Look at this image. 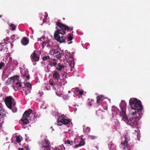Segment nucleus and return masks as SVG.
<instances>
[{
	"label": "nucleus",
	"mask_w": 150,
	"mask_h": 150,
	"mask_svg": "<svg viewBox=\"0 0 150 150\" xmlns=\"http://www.w3.org/2000/svg\"><path fill=\"white\" fill-rule=\"evenodd\" d=\"M24 85L26 88H29V90H31L32 86L29 83H25Z\"/></svg>",
	"instance_id": "nucleus-17"
},
{
	"label": "nucleus",
	"mask_w": 150,
	"mask_h": 150,
	"mask_svg": "<svg viewBox=\"0 0 150 150\" xmlns=\"http://www.w3.org/2000/svg\"><path fill=\"white\" fill-rule=\"evenodd\" d=\"M61 51L59 49H57L54 50V55L58 58H60L61 57Z\"/></svg>",
	"instance_id": "nucleus-12"
},
{
	"label": "nucleus",
	"mask_w": 150,
	"mask_h": 150,
	"mask_svg": "<svg viewBox=\"0 0 150 150\" xmlns=\"http://www.w3.org/2000/svg\"><path fill=\"white\" fill-rule=\"evenodd\" d=\"M112 111L115 110L116 111H117V110H118V109L116 107L114 106H112Z\"/></svg>",
	"instance_id": "nucleus-36"
},
{
	"label": "nucleus",
	"mask_w": 150,
	"mask_h": 150,
	"mask_svg": "<svg viewBox=\"0 0 150 150\" xmlns=\"http://www.w3.org/2000/svg\"><path fill=\"white\" fill-rule=\"evenodd\" d=\"M16 141L18 143H19L21 142V140L19 136L16 137Z\"/></svg>",
	"instance_id": "nucleus-29"
},
{
	"label": "nucleus",
	"mask_w": 150,
	"mask_h": 150,
	"mask_svg": "<svg viewBox=\"0 0 150 150\" xmlns=\"http://www.w3.org/2000/svg\"><path fill=\"white\" fill-rule=\"evenodd\" d=\"M1 16H1V15H0V18L1 17Z\"/></svg>",
	"instance_id": "nucleus-54"
},
{
	"label": "nucleus",
	"mask_w": 150,
	"mask_h": 150,
	"mask_svg": "<svg viewBox=\"0 0 150 150\" xmlns=\"http://www.w3.org/2000/svg\"><path fill=\"white\" fill-rule=\"evenodd\" d=\"M5 64L2 62H1L0 64V69H1L3 67H4Z\"/></svg>",
	"instance_id": "nucleus-35"
},
{
	"label": "nucleus",
	"mask_w": 150,
	"mask_h": 150,
	"mask_svg": "<svg viewBox=\"0 0 150 150\" xmlns=\"http://www.w3.org/2000/svg\"><path fill=\"white\" fill-rule=\"evenodd\" d=\"M66 118L64 115L59 116L57 120V125H61L62 124L66 125L69 123L71 120Z\"/></svg>",
	"instance_id": "nucleus-7"
},
{
	"label": "nucleus",
	"mask_w": 150,
	"mask_h": 150,
	"mask_svg": "<svg viewBox=\"0 0 150 150\" xmlns=\"http://www.w3.org/2000/svg\"><path fill=\"white\" fill-rule=\"evenodd\" d=\"M80 95H81L83 94V91H80L79 92Z\"/></svg>",
	"instance_id": "nucleus-45"
},
{
	"label": "nucleus",
	"mask_w": 150,
	"mask_h": 150,
	"mask_svg": "<svg viewBox=\"0 0 150 150\" xmlns=\"http://www.w3.org/2000/svg\"><path fill=\"white\" fill-rule=\"evenodd\" d=\"M2 50L1 49V51H2Z\"/></svg>",
	"instance_id": "nucleus-56"
},
{
	"label": "nucleus",
	"mask_w": 150,
	"mask_h": 150,
	"mask_svg": "<svg viewBox=\"0 0 150 150\" xmlns=\"http://www.w3.org/2000/svg\"><path fill=\"white\" fill-rule=\"evenodd\" d=\"M91 101L92 102H93L94 101V100L93 99H91Z\"/></svg>",
	"instance_id": "nucleus-50"
},
{
	"label": "nucleus",
	"mask_w": 150,
	"mask_h": 150,
	"mask_svg": "<svg viewBox=\"0 0 150 150\" xmlns=\"http://www.w3.org/2000/svg\"><path fill=\"white\" fill-rule=\"evenodd\" d=\"M88 138L89 139L93 140L97 138V137L94 135H89L88 137Z\"/></svg>",
	"instance_id": "nucleus-24"
},
{
	"label": "nucleus",
	"mask_w": 150,
	"mask_h": 150,
	"mask_svg": "<svg viewBox=\"0 0 150 150\" xmlns=\"http://www.w3.org/2000/svg\"><path fill=\"white\" fill-rule=\"evenodd\" d=\"M140 137V135L139 134H138L137 135V139L139 141L140 140V139H139Z\"/></svg>",
	"instance_id": "nucleus-41"
},
{
	"label": "nucleus",
	"mask_w": 150,
	"mask_h": 150,
	"mask_svg": "<svg viewBox=\"0 0 150 150\" xmlns=\"http://www.w3.org/2000/svg\"><path fill=\"white\" fill-rule=\"evenodd\" d=\"M24 148L26 150H28L29 149H30L29 148V147L28 146H24Z\"/></svg>",
	"instance_id": "nucleus-40"
},
{
	"label": "nucleus",
	"mask_w": 150,
	"mask_h": 150,
	"mask_svg": "<svg viewBox=\"0 0 150 150\" xmlns=\"http://www.w3.org/2000/svg\"><path fill=\"white\" fill-rule=\"evenodd\" d=\"M3 109L1 107H0V121H1L3 117Z\"/></svg>",
	"instance_id": "nucleus-20"
},
{
	"label": "nucleus",
	"mask_w": 150,
	"mask_h": 150,
	"mask_svg": "<svg viewBox=\"0 0 150 150\" xmlns=\"http://www.w3.org/2000/svg\"><path fill=\"white\" fill-rule=\"evenodd\" d=\"M53 77L56 80L58 81L59 79L61 80V79L60 78V75L59 73L57 71H54L53 74Z\"/></svg>",
	"instance_id": "nucleus-13"
},
{
	"label": "nucleus",
	"mask_w": 150,
	"mask_h": 150,
	"mask_svg": "<svg viewBox=\"0 0 150 150\" xmlns=\"http://www.w3.org/2000/svg\"><path fill=\"white\" fill-rule=\"evenodd\" d=\"M8 25L10 27V29L12 31L15 30L16 29V26L14 25V24H12L11 23H8Z\"/></svg>",
	"instance_id": "nucleus-16"
},
{
	"label": "nucleus",
	"mask_w": 150,
	"mask_h": 150,
	"mask_svg": "<svg viewBox=\"0 0 150 150\" xmlns=\"http://www.w3.org/2000/svg\"><path fill=\"white\" fill-rule=\"evenodd\" d=\"M52 67V66H51V64L50 63L47 64V69L48 72H49L50 71V69Z\"/></svg>",
	"instance_id": "nucleus-26"
},
{
	"label": "nucleus",
	"mask_w": 150,
	"mask_h": 150,
	"mask_svg": "<svg viewBox=\"0 0 150 150\" xmlns=\"http://www.w3.org/2000/svg\"><path fill=\"white\" fill-rule=\"evenodd\" d=\"M37 114L36 115V114H35L34 116V117H33V119H35L37 117Z\"/></svg>",
	"instance_id": "nucleus-44"
},
{
	"label": "nucleus",
	"mask_w": 150,
	"mask_h": 150,
	"mask_svg": "<svg viewBox=\"0 0 150 150\" xmlns=\"http://www.w3.org/2000/svg\"><path fill=\"white\" fill-rule=\"evenodd\" d=\"M6 44H7V42H6L5 43L4 42L1 43H0V45H1L2 46H4Z\"/></svg>",
	"instance_id": "nucleus-38"
},
{
	"label": "nucleus",
	"mask_w": 150,
	"mask_h": 150,
	"mask_svg": "<svg viewBox=\"0 0 150 150\" xmlns=\"http://www.w3.org/2000/svg\"><path fill=\"white\" fill-rule=\"evenodd\" d=\"M8 38H7H7H6V40H8Z\"/></svg>",
	"instance_id": "nucleus-51"
},
{
	"label": "nucleus",
	"mask_w": 150,
	"mask_h": 150,
	"mask_svg": "<svg viewBox=\"0 0 150 150\" xmlns=\"http://www.w3.org/2000/svg\"><path fill=\"white\" fill-rule=\"evenodd\" d=\"M53 60L54 61H55V59H53Z\"/></svg>",
	"instance_id": "nucleus-53"
},
{
	"label": "nucleus",
	"mask_w": 150,
	"mask_h": 150,
	"mask_svg": "<svg viewBox=\"0 0 150 150\" xmlns=\"http://www.w3.org/2000/svg\"><path fill=\"white\" fill-rule=\"evenodd\" d=\"M56 25L61 29H58L55 31L54 34V37L55 39L60 43L64 42L67 39L66 37L63 36L66 34L65 31H71L73 29L72 27H69L65 24L60 22H56Z\"/></svg>",
	"instance_id": "nucleus-2"
},
{
	"label": "nucleus",
	"mask_w": 150,
	"mask_h": 150,
	"mask_svg": "<svg viewBox=\"0 0 150 150\" xmlns=\"http://www.w3.org/2000/svg\"><path fill=\"white\" fill-rule=\"evenodd\" d=\"M108 107L107 106H104L103 107V108L104 110H107Z\"/></svg>",
	"instance_id": "nucleus-43"
},
{
	"label": "nucleus",
	"mask_w": 150,
	"mask_h": 150,
	"mask_svg": "<svg viewBox=\"0 0 150 150\" xmlns=\"http://www.w3.org/2000/svg\"><path fill=\"white\" fill-rule=\"evenodd\" d=\"M22 75L23 76L22 77H25V76H26V78L27 79H29L30 78V76L29 75L26 76V74H24Z\"/></svg>",
	"instance_id": "nucleus-34"
},
{
	"label": "nucleus",
	"mask_w": 150,
	"mask_h": 150,
	"mask_svg": "<svg viewBox=\"0 0 150 150\" xmlns=\"http://www.w3.org/2000/svg\"><path fill=\"white\" fill-rule=\"evenodd\" d=\"M19 149H20L21 150H25L23 148H19Z\"/></svg>",
	"instance_id": "nucleus-49"
},
{
	"label": "nucleus",
	"mask_w": 150,
	"mask_h": 150,
	"mask_svg": "<svg viewBox=\"0 0 150 150\" xmlns=\"http://www.w3.org/2000/svg\"><path fill=\"white\" fill-rule=\"evenodd\" d=\"M92 105V102H89L88 103V105L90 106H91Z\"/></svg>",
	"instance_id": "nucleus-42"
},
{
	"label": "nucleus",
	"mask_w": 150,
	"mask_h": 150,
	"mask_svg": "<svg viewBox=\"0 0 150 150\" xmlns=\"http://www.w3.org/2000/svg\"><path fill=\"white\" fill-rule=\"evenodd\" d=\"M121 111H120V115L122 117V120L127 124L134 127L136 126L137 122L141 117L139 113L133 111L129 116L128 118L126 114V105L125 101L122 102L120 105Z\"/></svg>",
	"instance_id": "nucleus-1"
},
{
	"label": "nucleus",
	"mask_w": 150,
	"mask_h": 150,
	"mask_svg": "<svg viewBox=\"0 0 150 150\" xmlns=\"http://www.w3.org/2000/svg\"><path fill=\"white\" fill-rule=\"evenodd\" d=\"M50 58V57L49 56H46L44 57H43L42 59L43 60H46L47 59H49Z\"/></svg>",
	"instance_id": "nucleus-33"
},
{
	"label": "nucleus",
	"mask_w": 150,
	"mask_h": 150,
	"mask_svg": "<svg viewBox=\"0 0 150 150\" xmlns=\"http://www.w3.org/2000/svg\"><path fill=\"white\" fill-rule=\"evenodd\" d=\"M129 104L131 108L137 112L140 113L143 109L141 101L137 98H132L129 100Z\"/></svg>",
	"instance_id": "nucleus-3"
},
{
	"label": "nucleus",
	"mask_w": 150,
	"mask_h": 150,
	"mask_svg": "<svg viewBox=\"0 0 150 150\" xmlns=\"http://www.w3.org/2000/svg\"><path fill=\"white\" fill-rule=\"evenodd\" d=\"M58 66L59 67H57L56 69L60 71L62 70V69H63L64 68V66L63 65H62L60 64H58Z\"/></svg>",
	"instance_id": "nucleus-21"
},
{
	"label": "nucleus",
	"mask_w": 150,
	"mask_h": 150,
	"mask_svg": "<svg viewBox=\"0 0 150 150\" xmlns=\"http://www.w3.org/2000/svg\"><path fill=\"white\" fill-rule=\"evenodd\" d=\"M36 50H35L31 55L30 57L32 61L37 62L39 60L40 57L36 54Z\"/></svg>",
	"instance_id": "nucleus-11"
},
{
	"label": "nucleus",
	"mask_w": 150,
	"mask_h": 150,
	"mask_svg": "<svg viewBox=\"0 0 150 150\" xmlns=\"http://www.w3.org/2000/svg\"><path fill=\"white\" fill-rule=\"evenodd\" d=\"M45 88H47V89L48 90H50V86L49 84L47 85V86H45Z\"/></svg>",
	"instance_id": "nucleus-37"
},
{
	"label": "nucleus",
	"mask_w": 150,
	"mask_h": 150,
	"mask_svg": "<svg viewBox=\"0 0 150 150\" xmlns=\"http://www.w3.org/2000/svg\"><path fill=\"white\" fill-rule=\"evenodd\" d=\"M49 63L51 64V66H55L57 64V63L55 62H52L50 61Z\"/></svg>",
	"instance_id": "nucleus-30"
},
{
	"label": "nucleus",
	"mask_w": 150,
	"mask_h": 150,
	"mask_svg": "<svg viewBox=\"0 0 150 150\" xmlns=\"http://www.w3.org/2000/svg\"><path fill=\"white\" fill-rule=\"evenodd\" d=\"M104 99V96L102 95H100L97 96L96 97V102L94 104V106L97 107L102 103V101Z\"/></svg>",
	"instance_id": "nucleus-10"
},
{
	"label": "nucleus",
	"mask_w": 150,
	"mask_h": 150,
	"mask_svg": "<svg viewBox=\"0 0 150 150\" xmlns=\"http://www.w3.org/2000/svg\"><path fill=\"white\" fill-rule=\"evenodd\" d=\"M96 149L98 150L99 149V146H96Z\"/></svg>",
	"instance_id": "nucleus-47"
},
{
	"label": "nucleus",
	"mask_w": 150,
	"mask_h": 150,
	"mask_svg": "<svg viewBox=\"0 0 150 150\" xmlns=\"http://www.w3.org/2000/svg\"><path fill=\"white\" fill-rule=\"evenodd\" d=\"M21 84V83L19 82L18 81L16 82L15 83V85L13 86V87L15 90H18L22 87Z\"/></svg>",
	"instance_id": "nucleus-14"
},
{
	"label": "nucleus",
	"mask_w": 150,
	"mask_h": 150,
	"mask_svg": "<svg viewBox=\"0 0 150 150\" xmlns=\"http://www.w3.org/2000/svg\"><path fill=\"white\" fill-rule=\"evenodd\" d=\"M5 40H5V39H4V42H5Z\"/></svg>",
	"instance_id": "nucleus-55"
},
{
	"label": "nucleus",
	"mask_w": 150,
	"mask_h": 150,
	"mask_svg": "<svg viewBox=\"0 0 150 150\" xmlns=\"http://www.w3.org/2000/svg\"><path fill=\"white\" fill-rule=\"evenodd\" d=\"M109 145H110V147L111 149L112 150H116L115 146L112 143L110 142L109 144Z\"/></svg>",
	"instance_id": "nucleus-23"
},
{
	"label": "nucleus",
	"mask_w": 150,
	"mask_h": 150,
	"mask_svg": "<svg viewBox=\"0 0 150 150\" xmlns=\"http://www.w3.org/2000/svg\"><path fill=\"white\" fill-rule=\"evenodd\" d=\"M11 38L12 39L15 40L17 39L18 38V37L17 36V35H13L11 36Z\"/></svg>",
	"instance_id": "nucleus-27"
},
{
	"label": "nucleus",
	"mask_w": 150,
	"mask_h": 150,
	"mask_svg": "<svg viewBox=\"0 0 150 150\" xmlns=\"http://www.w3.org/2000/svg\"><path fill=\"white\" fill-rule=\"evenodd\" d=\"M50 85L52 86H53L54 85V83L50 81Z\"/></svg>",
	"instance_id": "nucleus-46"
},
{
	"label": "nucleus",
	"mask_w": 150,
	"mask_h": 150,
	"mask_svg": "<svg viewBox=\"0 0 150 150\" xmlns=\"http://www.w3.org/2000/svg\"><path fill=\"white\" fill-rule=\"evenodd\" d=\"M83 128V130L84 132L86 133V134H88L90 132L91 129L89 127H87L86 129Z\"/></svg>",
	"instance_id": "nucleus-22"
},
{
	"label": "nucleus",
	"mask_w": 150,
	"mask_h": 150,
	"mask_svg": "<svg viewBox=\"0 0 150 150\" xmlns=\"http://www.w3.org/2000/svg\"><path fill=\"white\" fill-rule=\"evenodd\" d=\"M32 110L29 109L25 111L23 115V117L21 120L22 123H21L25 128L26 127H25V126L28 124L29 123L28 118L29 117L30 114L32 113Z\"/></svg>",
	"instance_id": "nucleus-5"
},
{
	"label": "nucleus",
	"mask_w": 150,
	"mask_h": 150,
	"mask_svg": "<svg viewBox=\"0 0 150 150\" xmlns=\"http://www.w3.org/2000/svg\"><path fill=\"white\" fill-rule=\"evenodd\" d=\"M115 123L116 125V126L115 127V128H116L117 127L119 126V122L117 120H116V121H115Z\"/></svg>",
	"instance_id": "nucleus-31"
},
{
	"label": "nucleus",
	"mask_w": 150,
	"mask_h": 150,
	"mask_svg": "<svg viewBox=\"0 0 150 150\" xmlns=\"http://www.w3.org/2000/svg\"><path fill=\"white\" fill-rule=\"evenodd\" d=\"M70 65L71 67H72L73 66L74 67V63H73L72 65L71 64H70Z\"/></svg>",
	"instance_id": "nucleus-48"
},
{
	"label": "nucleus",
	"mask_w": 150,
	"mask_h": 150,
	"mask_svg": "<svg viewBox=\"0 0 150 150\" xmlns=\"http://www.w3.org/2000/svg\"><path fill=\"white\" fill-rule=\"evenodd\" d=\"M68 35L69 36H68V40H68L69 41L72 40L73 39V37L71 35V34L69 33Z\"/></svg>",
	"instance_id": "nucleus-25"
},
{
	"label": "nucleus",
	"mask_w": 150,
	"mask_h": 150,
	"mask_svg": "<svg viewBox=\"0 0 150 150\" xmlns=\"http://www.w3.org/2000/svg\"><path fill=\"white\" fill-rule=\"evenodd\" d=\"M124 138L125 139L123 142H121L120 146L123 149H128L129 146V144L128 143V142L129 140V138L126 135L124 136Z\"/></svg>",
	"instance_id": "nucleus-8"
},
{
	"label": "nucleus",
	"mask_w": 150,
	"mask_h": 150,
	"mask_svg": "<svg viewBox=\"0 0 150 150\" xmlns=\"http://www.w3.org/2000/svg\"><path fill=\"white\" fill-rule=\"evenodd\" d=\"M85 144V142H83L82 140L80 142L79 144L76 145L75 146V148H77L79 146H83Z\"/></svg>",
	"instance_id": "nucleus-19"
},
{
	"label": "nucleus",
	"mask_w": 150,
	"mask_h": 150,
	"mask_svg": "<svg viewBox=\"0 0 150 150\" xmlns=\"http://www.w3.org/2000/svg\"><path fill=\"white\" fill-rule=\"evenodd\" d=\"M22 88L23 89V91H25V93L26 95H27L28 93H30L31 90H29V88L23 87Z\"/></svg>",
	"instance_id": "nucleus-18"
},
{
	"label": "nucleus",
	"mask_w": 150,
	"mask_h": 150,
	"mask_svg": "<svg viewBox=\"0 0 150 150\" xmlns=\"http://www.w3.org/2000/svg\"><path fill=\"white\" fill-rule=\"evenodd\" d=\"M66 143L68 144H69L70 145H73L74 144V142L73 141H70L68 140L67 141Z\"/></svg>",
	"instance_id": "nucleus-28"
},
{
	"label": "nucleus",
	"mask_w": 150,
	"mask_h": 150,
	"mask_svg": "<svg viewBox=\"0 0 150 150\" xmlns=\"http://www.w3.org/2000/svg\"><path fill=\"white\" fill-rule=\"evenodd\" d=\"M135 131L136 132H139V130L138 128H136V129L135 130Z\"/></svg>",
	"instance_id": "nucleus-39"
},
{
	"label": "nucleus",
	"mask_w": 150,
	"mask_h": 150,
	"mask_svg": "<svg viewBox=\"0 0 150 150\" xmlns=\"http://www.w3.org/2000/svg\"><path fill=\"white\" fill-rule=\"evenodd\" d=\"M13 100L11 96L6 97L5 100V102L7 107L11 109L13 112H16L17 109L16 107V103L13 101Z\"/></svg>",
	"instance_id": "nucleus-4"
},
{
	"label": "nucleus",
	"mask_w": 150,
	"mask_h": 150,
	"mask_svg": "<svg viewBox=\"0 0 150 150\" xmlns=\"http://www.w3.org/2000/svg\"><path fill=\"white\" fill-rule=\"evenodd\" d=\"M21 42L23 45H25L28 44L29 41L27 37H24L23 38V39L21 40Z\"/></svg>",
	"instance_id": "nucleus-15"
},
{
	"label": "nucleus",
	"mask_w": 150,
	"mask_h": 150,
	"mask_svg": "<svg viewBox=\"0 0 150 150\" xmlns=\"http://www.w3.org/2000/svg\"><path fill=\"white\" fill-rule=\"evenodd\" d=\"M72 42H69L68 43L69 44H70V43H71Z\"/></svg>",
	"instance_id": "nucleus-52"
},
{
	"label": "nucleus",
	"mask_w": 150,
	"mask_h": 150,
	"mask_svg": "<svg viewBox=\"0 0 150 150\" xmlns=\"http://www.w3.org/2000/svg\"><path fill=\"white\" fill-rule=\"evenodd\" d=\"M19 76L16 75L9 78L8 79L6 82V85H7L11 84L12 82H13V83H15V81L16 80L17 81H19Z\"/></svg>",
	"instance_id": "nucleus-9"
},
{
	"label": "nucleus",
	"mask_w": 150,
	"mask_h": 150,
	"mask_svg": "<svg viewBox=\"0 0 150 150\" xmlns=\"http://www.w3.org/2000/svg\"><path fill=\"white\" fill-rule=\"evenodd\" d=\"M40 149L41 150H50L51 147L50 143L47 139H45L44 140H42L40 143Z\"/></svg>",
	"instance_id": "nucleus-6"
},
{
	"label": "nucleus",
	"mask_w": 150,
	"mask_h": 150,
	"mask_svg": "<svg viewBox=\"0 0 150 150\" xmlns=\"http://www.w3.org/2000/svg\"><path fill=\"white\" fill-rule=\"evenodd\" d=\"M48 43L47 42H43L42 43V47L44 48L45 46H48Z\"/></svg>",
	"instance_id": "nucleus-32"
}]
</instances>
